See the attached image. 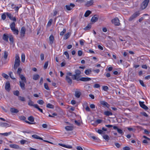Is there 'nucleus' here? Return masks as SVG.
<instances>
[{"label": "nucleus", "instance_id": "1", "mask_svg": "<svg viewBox=\"0 0 150 150\" xmlns=\"http://www.w3.org/2000/svg\"><path fill=\"white\" fill-rule=\"evenodd\" d=\"M20 77L21 80V81H20V86L21 88L23 90H24L25 89V83H26L27 82L25 77L23 75H20Z\"/></svg>", "mask_w": 150, "mask_h": 150}, {"label": "nucleus", "instance_id": "2", "mask_svg": "<svg viewBox=\"0 0 150 150\" xmlns=\"http://www.w3.org/2000/svg\"><path fill=\"white\" fill-rule=\"evenodd\" d=\"M15 22H13L10 24V27L13 34L17 35L18 34L19 31L18 29L15 28Z\"/></svg>", "mask_w": 150, "mask_h": 150}, {"label": "nucleus", "instance_id": "3", "mask_svg": "<svg viewBox=\"0 0 150 150\" xmlns=\"http://www.w3.org/2000/svg\"><path fill=\"white\" fill-rule=\"evenodd\" d=\"M20 58L19 56L18 55H16L13 67L14 69H16L17 67L20 66Z\"/></svg>", "mask_w": 150, "mask_h": 150}, {"label": "nucleus", "instance_id": "4", "mask_svg": "<svg viewBox=\"0 0 150 150\" xmlns=\"http://www.w3.org/2000/svg\"><path fill=\"white\" fill-rule=\"evenodd\" d=\"M75 74L73 75V80H76L78 81V80L80 78L81 72L79 70L76 69L75 70Z\"/></svg>", "mask_w": 150, "mask_h": 150}, {"label": "nucleus", "instance_id": "5", "mask_svg": "<svg viewBox=\"0 0 150 150\" xmlns=\"http://www.w3.org/2000/svg\"><path fill=\"white\" fill-rule=\"evenodd\" d=\"M149 1V0H144L141 5L140 8L142 10H144L148 6Z\"/></svg>", "mask_w": 150, "mask_h": 150}, {"label": "nucleus", "instance_id": "6", "mask_svg": "<svg viewBox=\"0 0 150 150\" xmlns=\"http://www.w3.org/2000/svg\"><path fill=\"white\" fill-rule=\"evenodd\" d=\"M140 13L139 11L135 12L129 19V21H132L133 19L135 18L139 15Z\"/></svg>", "mask_w": 150, "mask_h": 150}, {"label": "nucleus", "instance_id": "7", "mask_svg": "<svg viewBox=\"0 0 150 150\" xmlns=\"http://www.w3.org/2000/svg\"><path fill=\"white\" fill-rule=\"evenodd\" d=\"M112 22L116 26H119L120 24L119 20L117 17L115 18L112 19Z\"/></svg>", "mask_w": 150, "mask_h": 150}, {"label": "nucleus", "instance_id": "8", "mask_svg": "<svg viewBox=\"0 0 150 150\" xmlns=\"http://www.w3.org/2000/svg\"><path fill=\"white\" fill-rule=\"evenodd\" d=\"M25 32L26 29L25 28L24 26H23L22 27H21L20 31L21 36L22 37H24L25 36Z\"/></svg>", "mask_w": 150, "mask_h": 150}, {"label": "nucleus", "instance_id": "9", "mask_svg": "<svg viewBox=\"0 0 150 150\" xmlns=\"http://www.w3.org/2000/svg\"><path fill=\"white\" fill-rule=\"evenodd\" d=\"M144 103L143 102L139 101V104L141 108L145 110H148L149 109L148 107L144 104Z\"/></svg>", "mask_w": 150, "mask_h": 150}, {"label": "nucleus", "instance_id": "10", "mask_svg": "<svg viewBox=\"0 0 150 150\" xmlns=\"http://www.w3.org/2000/svg\"><path fill=\"white\" fill-rule=\"evenodd\" d=\"M75 6V5L73 3H70V5H67L65 6L66 9L68 11H70L72 9V8H73Z\"/></svg>", "mask_w": 150, "mask_h": 150}, {"label": "nucleus", "instance_id": "11", "mask_svg": "<svg viewBox=\"0 0 150 150\" xmlns=\"http://www.w3.org/2000/svg\"><path fill=\"white\" fill-rule=\"evenodd\" d=\"M91 80V79L90 78L82 77L79 79L78 81H90Z\"/></svg>", "mask_w": 150, "mask_h": 150}, {"label": "nucleus", "instance_id": "12", "mask_svg": "<svg viewBox=\"0 0 150 150\" xmlns=\"http://www.w3.org/2000/svg\"><path fill=\"white\" fill-rule=\"evenodd\" d=\"M98 18V16L97 15H96L93 16L91 19V21L95 23L97 21Z\"/></svg>", "mask_w": 150, "mask_h": 150}, {"label": "nucleus", "instance_id": "13", "mask_svg": "<svg viewBox=\"0 0 150 150\" xmlns=\"http://www.w3.org/2000/svg\"><path fill=\"white\" fill-rule=\"evenodd\" d=\"M100 103L103 105V107H105L108 108L110 107V105L106 102L104 101H101L100 102Z\"/></svg>", "mask_w": 150, "mask_h": 150}, {"label": "nucleus", "instance_id": "14", "mask_svg": "<svg viewBox=\"0 0 150 150\" xmlns=\"http://www.w3.org/2000/svg\"><path fill=\"white\" fill-rule=\"evenodd\" d=\"M5 89L6 90L8 91H9L10 90V83L8 81H7L6 83L5 86Z\"/></svg>", "mask_w": 150, "mask_h": 150}, {"label": "nucleus", "instance_id": "15", "mask_svg": "<svg viewBox=\"0 0 150 150\" xmlns=\"http://www.w3.org/2000/svg\"><path fill=\"white\" fill-rule=\"evenodd\" d=\"M54 40V37L52 34H51L49 38V40L50 41V44L52 45L53 44Z\"/></svg>", "mask_w": 150, "mask_h": 150}, {"label": "nucleus", "instance_id": "16", "mask_svg": "<svg viewBox=\"0 0 150 150\" xmlns=\"http://www.w3.org/2000/svg\"><path fill=\"white\" fill-rule=\"evenodd\" d=\"M9 146L11 148L16 149H18L20 148L19 146L16 144H11L9 145Z\"/></svg>", "mask_w": 150, "mask_h": 150}, {"label": "nucleus", "instance_id": "17", "mask_svg": "<svg viewBox=\"0 0 150 150\" xmlns=\"http://www.w3.org/2000/svg\"><path fill=\"white\" fill-rule=\"evenodd\" d=\"M93 3V0H91L90 1H88L85 4V6L87 7H89L92 5Z\"/></svg>", "mask_w": 150, "mask_h": 150}, {"label": "nucleus", "instance_id": "18", "mask_svg": "<svg viewBox=\"0 0 150 150\" xmlns=\"http://www.w3.org/2000/svg\"><path fill=\"white\" fill-rule=\"evenodd\" d=\"M28 104L30 106H33L35 108V106H36V105H38V104H34V102L30 99L29 100V101L28 102Z\"/></svg>", "mask_w": 150, "mask_h": 150}, {"label": "nucleus", "instance_id": "19", "mask_svg": "<svg viewBox=\"0 0 150 150\" xmlns=\"http://www.w3.org/2000/svg\"><path fill=\"white\" fill-rule=\"evenodd\" d=\"M66 80L67 82L68 83L71 85L72 83V81L71 78L68 76H66Z\"/></svg>", "mask_w": 150, "mask_h": 150}, {"label": "nucleus", "instance_id": "20", "mask_svg": "<svg viewBox=\"0 0 150 150\" xmlns=\"http://www.w3.org/2000/svg\"><path fill=\"white\" fill-rule=\"evenodd\" d=\"M8 38L9 37L7 34H4L3 35L2 38L4 40L8 42Z\"/></svg>", "mask_w": 150, "mask_h": 150}, {"label": "nucleus", "instance_id": "21", "mask_svg": "<svg viewBox=\"0 0 150 150\" xmlns=\"http://www.w3.org/2000/svg\"><path fill=\"white\" fill-rule=\"evenodd\" d=\"M92 71V69L91 68L85 70L84 73L86 75H88L91 73Z\"/></svg>", "mask_w": 150, "mask_h": 150}, {"label": "nucleus", "instance_id": "22", "mask_svg": "<svg viewBox=\"0 0 150 150\" xmlns=\"http://www.w3.org/2000/svg\"><path fill=\"white\" fill-rule=\"evenodd\" d=\"M65 128L67 131H72L74 127L73 126H67L65 127Z\"/></svg>", "mask_w": 150, "mask_h": 150}, {"label": "nucleus", "instance_id": "23", "mask_svg": "<svg viewBox=\"0 0 150 150\" xmlns=\"http://www.w3.org/2000/svg\"><path fill=\"white\" fill-rule=\"evenodd\" d=\"M11 112L12 113H17L18 112L19 110L14 108H11L10 109Z\"/></svg>", "mask_w": 150, "mask_h": 150}, {"label": "nucleus", "instance_id": "24", "mask_svg": "<svg viewBox=\"0 0 150 150\" xmlns=\"http://www.w3.org/2000/svg\"><path fill=\"white\" fill-rule=\"evenodd\" d=\"M0 126L2 127H8L9 126V124L5 122H0Z\"/></svg>", "mask_w": 150, "mask_h": 150}, {"label": "nucleus", "instance_id": "25", "mask_svg": "<svg viewBox=\"0 0 150 150\" xmlns=\"http://www.w3.org/2000/svg\"><path fill=\"white\" fill-rule=\"evenodd\" d=\"M32 137L33 138L35 139L43 140L42 138H41L39 136H38L36 134L32 135Z\"/></svg>", "mask_w": 150, "mask_h": 150}, {"label": "nucleus", "instance_id": "26", "mask_svg": "<svg viewBox=\"0 0 150 150\" xmlns=\"http://www.w3.org/2000/svg\"><path fill=\"white\" fill-rule=\"evenodd\" d=\"M104 114L106 116H109L112 115V113L111 112L107 111L104 112Z\"/></svg>", "mask_w": 150, "mask_h": 150}, {"label": "nucleus", "instance_id": "27", "mask_svg": "<svg viewBox=\"0 0 150 150\" xmlns=\"http://www.w3.org/2000/svg\"><path fill=\"white\" fill-rule=\"evenodd\" d=\"M81 95V92L79 91H76L75 92V96L77 98H79Z\"/></svg>", "mask_w": 150, "mask_h": 150}, {"label": "nucleus", "instance_id": "28", "mask_svg": "<svg viewBox=\"0 0 150 150\" xmlns=\"http://www.w3.org/2000/svg\"><path fill=\"white\" fill-rule=\"evenodd\" d=\"M91 12L89 10L87 11L85 13L84 16L85 17H86L88 16L91 13Z\"/></svg>", "mask_w": 150, "mask_h": 150}, {"label": "nucleus", "instance_id": "29", "mask_svg": "<svg viewBox=\"0 0 150 150\" xmlns=\"http://www.w3.org/2000/svg\"><path fill=\"white\" fill-rule=\"evenodd\" d=\"M40 76L38 74H35L33 76V79L35 80H37L39 78Z\"/></svg>", "mask_w": 150, "mask_h": 150}, {"label": "nucleus", "instance_id": "30", "mask_svg": "<svg viewBox=\"0 0 150 150\" xmlns=\"http://www.w3.org/2000/svg\"><path fill=\"white\" fill-rule=\"evenodd\" d=\"M70 35V33L69 32L65 34L64 36V39L66 40L68 39Z\"/></svg>", "mask_w": 150, "mask_h": 150}, {"label": "nucleus", "instance_id": "31", "mask_svg": "<svg viewBox=\"0 0 150 150\" xmlns=\"http://www.w3.org/2000/svg\"><path fill=\"white\" fill-rule=\"evenodd\" d=\"M91 24H88L86 26L84 29L85 30H89L91 28Z\"/></svg>", "mask_w": 150, "mask_h": 150}, {"label": "nucleus", "instance_id": "32", "mask_svg": "<svg viewBox=\"0 0 150 150\" xmlns=\"http://www.w3.org/2000/svg\"><path fill=\"white\" fill-rule=\"evenodd\" d=\"M8 56V52L6 51H4V58L5 59H6Z\"/></svg>", "mask_w": 150, "mask_h": 150}, {"label": "nucleus", "instance_id": "33", "mask_svg": "<svg viewBox=\"0 0 150 150\" xmlns=\"http://www.w3.org/2000/svg\"><path fill=\"white\" fill-rule=\"evenodd\" d=\"M18 99L19 100H21V101L24 102L25 101V98L23 97H22L21 96H18Z\"/></svg>", "mask_w": 150, "mask_h": 150}, {"label": "nucleus", "instance_id": "34", "mask_svg": "<svg viewBox=\"0 0 150 150\" xmlns=\"http://www.w3.org/2000/svg\"><path fill=\"white\" fill-rule=\"evenodd\" d=\"M5 13L6 14V15L9 18V19H11V18L12 16H13L12 15V14L6 12Z\"/></svg>", "mask_w": 150, "mask_h": 150}, {"label": "nucleus", "instance_id": "35", "mask_svg": "<svg viewBox=\"0 0 150 150\" xmlns=\"http://www.w3.org/2000/svg\"><path fill=\"white\" fill-rule=\"evenodd\" d=\"M28 120L31 122H33L34 121V118L32 116H30L28 118Z\"/></svg>", "mask_w": 150, "mask_h": 150}, {"label": "nucleus", "instance_id": "36", "mask_svg": "<svg viewBox=\"0 0 150 150\" xmlns=\"http://www.w3.org/2000/svg\"><path fill=\"white\" fill-rule=\"evenodd\" d=\"M21 61L23 62H24L25 61V56L24 54H22L21 56Z\"/></svg>", "mask_w": 150, "mask_h": 150}, {"label": "nucleus", "instance_id": "37", "mask_svg": "<svg viewBox=\"0 0 150 150\" xmlns=\"http://www.w3.org/2000/svg\"><path fill=\"white\" fill-rule=\"evenodd\" d=\"M103 137L104 139L107 141H108L110 139L109 136L107 135H103Z\"/></svg>", "mask_w": 150, "mask_h": 150}, {"label": "nucleus", "instance_id": "38", "mask_svg": "<svg viewBox=\"0 0 150 150\" xmlns=\"http://www.w3.org/2000/svg\"><path fill=\"white\" fill-rule=\"evenodd\" d=\"M64 54L66 55L67 59H71V58H69V55L67 51H65L64 53Z\"/></svg>", "mask_w": 150, "mask_h": 150}, {"label": "nucleus", "instance_id": "39", "mask_svg": "<svg viewBox=\"0 0 150 150\" xmlns=\"http://www.w3.org/2000/svg\"><path fill=\"white\" fill-rule=\"evenodd\" d=\"M47 107L49 108L53 109L54 108V106L52 104L48 103L47 105Z\"/></svg>", "mask_w": 150, "mask_h": 150}, {"label": "nucleus", "instance_id": "40", "mask_svg": "<svg viewBox=\"0 0 150 150\" xmlns=\"http://www.w3.org/2000/svg\"><path fill=\"white\" fill-rule=\"evenodd\" d=\"M44 87L47 90H50V89L48 87V84L47 83H44Z\"/></svg>", "mask_w": 150, "mask_h": 150}, {"label": "nucleus", "instance_id": "41", "mask_svg": "<svg viewBox=\"0 0 150 150\" xmlns=\"http://www.w3.org/2000/svg\"><path fill=\"white\" fill-rule=\"evenodd\" d=\"M9 39L11 44H13V38L12 35H11L9 37Z\"/></svg>", "mask_w": 150, "mask_h": 150}, {"label": "nucleus", "instance_id": "42", "mask_svg": "<svg viewBox=\"0 0 150 150\" xmlns=\"http://www.w3.org/2000/svg\"><path fill=\"white\" fill-rule=\"evenodd\" d=\"M37 102L38 103L41 105H42L44 103V101L41 100H38Z\"/></svg>", "mask_w": 150, "mask_h": 150}, {"label": "nucleus", "instance_id": "43", "mask_svg": "<svg viewBox=\"0 0 150 150\" xmlns=\"http://www.w3.org/2000/svg\"><path fill=\"white\" fill-rule=\"evenodd\" d=\"M22 70V69L21 68H18L17 71V73L19 75V76H20V75H21V72Z\"/></svg>", "mask_w": 150, "mask_h": 150}, {"label": "nucleus", "instance_id": "44", "mask_svg": "<svg viewBox=\"0 0 150 150\" xmlns=\"http://www.w3.org/2000/svg\"><path fill=\"white\" fill-rule=\"evenodd\" d=\"M2 76L4 78L6 79H8V76L6 74L4 73H3L2 74Z\"/></svg>", "mask_w": 150, "mask_h": 150}, {"label": "nucleus", "instance_id": "45", "mask_svg": "<svg viewBox=\"0 0 150 150\" xmlns=\"http://www.w3.org/2000/svg\"><path fill=\"white\" fill-rule=\"evenodd\" d=\"M99 134H105L104 132L101 129H98L97 132Z\"/></svg>", "mask_w": 150, "mask_h": 150}, {"label": "nucleus", "instance_id": "46", "mask_svg": "<svg viewBox=\"0 0 150 150\" xmlns=\"http://www.w3.org/2000/svg\"><path fill=\"white\" fill-rule=\"evenodd\" d=\"M66 30L65 28H64L62 31L60 33V35L61 36L63 35L66 32Z\"/></svg>", "mask_w": 150, "mask_h": 150}, {"label": "nucleus", "instance_id": "47", "mask_svg": "<svg viewBox=\"0 0 150 150\" xmlns=\"http://www.w3.org/2000/svg\"><path fill=\"white\" fill-rule=\"evenodd\" d=\"M103 89L105 91H108L109 89V88L107 86H103L102 87Z\"/></svg>", "mask_w": 150, "mask_h": 150}, {"label": "nucleus", "instance_id": "48", "mask_svg": "<svg viewBox=\"0 0 150 150\" xmlns=\"http://www.w3.org/2000/svg\"><path fill=\"white\" fill-rule=\"evenodd\" d=\"M53 20L52 19H50L49 21L47 24V25L49 26H50Z\"/></svg>", "mask_w": 150, "mask_h": 150}, {"label": "nucleus", "instance_id": "49", "mask_svg": "<svg viewBox=\"0 0 150 150\" xmlns=\"http://www.w3.org/2000/svg\"><path fill=\"white\" fill-rule=\"evenodd\" d=\"M35 108L37 109H38V110H39L40 112H41L42 113H43V110H42L41 108H40L38 105H36V106H35Z\"/></svg>", "mask_w": 150, "mask_h": 150}, {"label": "nucleus", "instance_id": "50", "mask_svg": "<svg viewBox=\"0 0 150 150\" xmlns=\"http://www.w3.org/2000/svg\"><path fill=\"white\" fill-rule=\"evenodd\" d=\"M8 74L9 75L10 78L12 79H15V78L14 77V76L12 75L13 74V72H12L11 71L9 72Z\"/></svg>", "mask_w": 150, "mask_h": 150}, {"label": "nucleus", "instance_id": "51", "mask_svg": "<svg viewBox=\"0 0 150 150\" xmlns=\"http://www.w3.org/2000/svg\"><path fill=\"white\" fill-rule=\"evenodd\" d=\"M48 61H47L44 64V68L45 69H46L47 68L48 66Z\"/></svg>", "mask_w": 150, "mask_h": 150}, {"label": "nucleus", "instance_id": "52", "mask_svg": "<svg viewBox=\"0 0 150 150\" xmlns=\"http://www.w3.org/2000/svg\"><path fill=\"white\" fill-rule=\"evenodd\" d=\"M13 93L14 95L18 96L19 94V92L17 90L14 91L13 92Z\"/></svg>", "mask_w": 150, "mask_h": 150}, {"label": "nucleus", "instance_id": "53", "mask_svg": "<svg viewBox=\"0 0 150 150\" xmlns=\"http://www.w3.org/2000/svg\"><path fill=\"white\" fill-rule=\"evenodd\" d=\"M117 130L118 132L119 133V134L122 135L123 134V132L122 129H120L118 128Z\"/></svg>", "mask_w": 150, "mask_h": 150}, {"label": "nucleus", "instance_id": "54", "mask_svg": "<svg viewBox=\"0 0 150 150\" xmlns=\"http://www.w3.org/2000/svg\"><path fill=\"white\" fill-rule=\"evenodd\" d=\"M6 14H5V13H4L3 14L1 15V18L3 20H5L6 18Z\"/></svg>", "mask_w": 150, "mask_h": 150}, {"label": "nucleus", "instance_id": "55", "mask_svg": "<svg viewBox=\"0 0 150 150\" xmlns=\"http://www.w3.org/2000/svg\"><path fill=\"white\" fill-rule=\"evenodd\" d=\"M91 137L94 140H96L98 142L99 141H100V139H98V138L96 137L95 136H92Z\"/></svg>", "mask_w": 150, "mask_h": 150}, {"label": "nucleus", "instance_id": "56", "mask_svg": "<svg viewBox=\"0 0 150 150\" xmlns=\"http://www.w3.org/2000/svg\"><path fill=\"white\" fill-rule=\"evenodd\" d=\"M139 83L143 87H145L146 86L144 85L143 81L141 80H139Z\"/></svg>", "mask_w": 150, "mask_h": 150}, {"label": "nucleus", "instance_id": "57", "mask_svg": "<svg viewBox=\"0 0 150 150\" xmlns=\"http://www.w3.org/2000/svg\"><path fill=\"white\" fill-rule=\"evenodd\" d=\"M100 87V85L98 83H95L94 86V88H98Z\"/></svg>", "mask_w": 150, "mask_h": 150}, {"label": "nucleus", "instance_id": "58", "mask_svg": "<svg viewBox=\"0 0 150 150\" xmlns=\"http://www.w3.org/2000/svg\"><path fill=\"white\" fill-rule=\"evenodd\" d=\"M73 75H72V74L71 73V72H68L67 73V76H72V79H73Z\"/></svg>", "mask_w": 150, "mask_h": 150}, {"label": "nucleus", "instance_id": "59", "mask_svg": "<svg viewBox=\"0 0 150 150\" xmlns=\"http://www.w3.org/2000/svg\"><path fill=\"white\" fill-rule=\"evenodd\" d=\"M82 53H83L82 52L81 50H79V51H78V55L79 56H81L82 54Z\"/></svg>", "mask_w": 150, "mask_h": 150}, {"label": "nucleus", "instance_id": "60", "mask_svg": "<svg viewBox=\"0 0 150 150\" xmlns=\"http://www.w3.org/2000/svg\"><path fill=\"white\" fill-rule=\"evenodd\" d=\"M20 119L21 120H25L26 119V118L25 116H22L20 117Z\"/></svg>", "mask_w": 150, "mask_h": 150}, {"label": "nucleus", "instance_id": "61", "mask_svg": "<svg viewBox=\"0 0 150 150\" xmlns=\"http://www.w3.org/2000/svg\"><path fill=\"white\" fill-rule=\"evenodd\" d=\"M11 132H6L5 133H4V135L5 136H7L9 135H10L11 134Z\"/></svg>", "mask_w": 150, "mask_h": 150}, {"label": "nucleus", "instance_id": "62", "mask_svg": "<svg viewBox=\"0 0 150 150\" xmlns=\"http://www.w3.org/2000/svg\"><path fill=\"white\" fill-rule=\"evenodd\" d=\"M123 150H130V148L128 146H125L123 148Z\"/></svg>", "mask_w": 150, "mask_h": 150}, {"label": "nucleus", "instance_id": "63", "mask_svg": "<svg viewBox=\"0 0 150 150\" xmlns=\"http://www.w3.org/2000/svg\"><path fill=\"white\" fill-rule=\"evenodd\" d=\"M41 60L43 61L44 59V54H40Z\"/></svg>", "mask_w": 150, "mask_h": 150}, {"label": "nucleus", "instance_id": "64", "mask_svg": "<svg viewBox=\"0 0 150 150\" xmlns=\"http://www.w3.org/2000/svg\"><path fill=\"white\" fill-rule=\"evenodd\" d=\"M115 144L117 148H119L120 147V144L118 143H115Z\"/></svg>", "mask_w": 150, "mask_h": 150}]
</instances>
